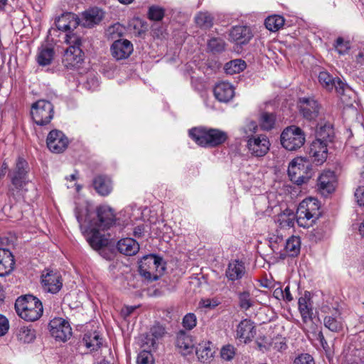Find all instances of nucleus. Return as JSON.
<instances>
[{"label": "nucleus", "mask_w": 364, "mask_h": 364, "mask_svg": "<svg viewBox=\"0 0 364 364\" xmlns=\"http://www.w3.org/2000/svg\"><path fill=\"white\" fill-rule=\"evenodd\" d=\"M327 144L315 139L310 145L309 154L317 164H323L327 158Z\"/></svg>", "instance_id": "21"}, {"label": "nucleus", "mask_w": 364, "mask_h": 364, "mask_svg": "<svg viewBox=\"0 0 364 364\" xmlns=\"http://www.w3.org/2000/svg\"><path fill=\"white\" fill-rule=\"evenodd\" d=\"M256 334V329L250 319L242 320L237 326L236 336L240 341L247 343L250 341Z\"/></svg>", "instance_id": "19"}, {"label": "nucleus", "mask_w": 364, "mask_h": 364, "mask_svg": "<svg viewBox=\"0 0 364 364\" xmlns=\"http://www.w3.org/2000/svg\"><path fill=\"white\" fill-rule=\"evenodd\" d=\"M238 306L244 311L250 309L255 304V299L248 290H243L237 293Z\"/></svg>", "instance_id": "37"}, {"label": "nucleus", "mask_w": 364, "mask_h": 364, "mask_svg": "<svg viewBox=\"0 0 364 364\" xmlns=\"http://www.w3.org/2000/svg\"><path fill=\"white\" fill-rule=\"evenodd\" d=\"M137 364H154L153 356L149 350L141 351L136 358Z\"/></svg>", "instance_id": "51"}, {"label": "nucleus", "mask_w": 364, "mask_h": 364, "mask_svg": "<svg viewBox=\"0 0 364 364\" xmlns=\"http://www.w3.org/2000/svg\"><path fill=\"white\" fill-rule=\"evenodd\" d=\"M318 340L319 341L321 346L325 350L328 349V344L324 338V336L321 331L318 333Z\"/></svg>", "instance_id": "59"}, {"label": "nucleus", "mask_w": 364, "mask_h": 364, "mask_svg": "<svg viewBox=\"0 0 364 364\" xmlns=\"http://www.w3.org/2000/svg\"><path fill=\"white\" fill-rule=\"evenodd\" d=\"M194 20L196 25L200 28L208 29L213 25V17L208 11L198 12L196 15Z\"/></svg>", "instance_id": "38"}, {"label": "nucleus", "mask_w": 364, "mask_h": 364, "mask_svg": "<svg viewBox=\"0 0 364 364\" xmlns=\"http://www.w3.org/2000/svg\"><path fill=\"white\" fill-rule=\"evenodd\" d=\"M48 326L51 336L56 340L66 341L72 335V328L68 321L63 318H54Z\"/></svg>", "instance_id": "10"}, {"label": "nucleus", "mask_w": 364, "mask_h": 364, "mask_svg": "<svg viewBox=\"0 0 364 364\" xmlns=\"http://www.w3.org/2000/svg\"><path fill=\"white\" fill-rule=\"evenodd\" d=\"M252 34L250 28L245 26H234L230 32V41L237 44H245L252 38Z\"/></svg>", "instance_id": "25"}, {"label": "nucleus", "mask_w": 364, "mask_h": 364, "mask_svg": "<svg viewBox=\"0 0 364 364\" xmlns=\"http://www.w3.org/2000/svg\"><path fill=\"white\" fill-rule=\"evenodd\" d=\"M124 28L119 23H115L108 27L106 35L109 39L115 40L123 34Z\"/></svg>", "instance_id": "48"}, {"label": "nucleus", "mask_w": 364, "mask_h": 364, "mask_svg": "<svg viewBox=\"0 0 364 364\" xmlns=\"http://www.w3.org/2000/svg\"><path fill=\"white\" fill-rule=\"evenodd\" d=\"M197 324V318L193 313H188L184 316L182 325L186 330H192Z\"/></svg>", "instance_id": "50"}, {"label": "nucleus", "mask_w": 364, "mask_h": 364, "mask_svg": "<svg viewBox=\"0 0 364 364\" xmlns=\"http://www.w3.org/2000/svg\"><path fill=\"white\" fill-rule=\"evenodd\" d=\"M323 324L326 328L332 332H340L343 328L344 321L341 316V312L338 309H334L323 318Z\"/></svg>", "instance_id": "22"}, {"label": "nucleus", "mask_w": 364, "mask_h": 364, "mask_svg": "<svg viewBox=\"0 0 364 364\" xmlns=\"http://www.w3.org/2000/svg\"><path fill=\"white\" fill-rule=\"evenodd\" d=\"M336 175L333 171H323L317 179V190L323 196H327L335 191Z\"/></svg>", "instance_id": "15"}, {"label": "nucleus", "mask_w": 364, "mask_h": 364, "mask_svg": "<svg viewBox=\"0 0 364 364\" xmlns=\"http://www.w3.org/2000/svg\"><path fill=\"white\" fill-rule=\"evenodd\" d=\"M164 334V328L161 326H154L151 329V336L152 338L150 339V343L149 341L146 342V344L150 347L154 348L156 346V341L159 338H161Z\"/></svg>", "instance_id": "49"}, {"label": "nucleus", "mask_w": 364, "mask_h": 364, "mask_svg": "<svg viewBox=\"0 0 364 364\" xmlns=\"http://www.w3.org/2000/svg\"><path fill=\"white\" fill-rule=\"evenodd\" d=\"M334 136V131L330 123L324 122L318 124L316 132V139L328 144L332 141Z\"/></svg>", "instance_id": "32"}, {"label": "nucleus", "mask_w": 364, "mask_h": 364, "mask_svg": "<svg viewBox=\"0 0 364 364\" xmlns=\"http://www.w3.org/2000/svg\"><path fill=\"white\" fill-rule=\"evenodd\" d=\"M335 78L326 71L320 72L318 75V81L320 84L326 90H331L333 88V81Z\"/></svg>", "instance_id": "47"}, {"label": "nucleus", "mask_w": 364, "mask_h": 364, "mask_svg": "<svg viewBox=\"0 0 364 364\" xmlns=\"http://www.w3.org/2000/svg\"><path fill=\"white\" fill-rule=\"evenodd\" d=\"M245 272L244 262L239 259H232L228 264L225 276L229 280L234 282L242 279Z\"/></svg>", "instance_id": "24"}, {"label": "nucleus", "mask_w": 364, "mask_h": 364, "mask_svg": "<svg viewBox=\"0 0 364 364\" xmlns=\"http://www.w3.org/2000/svg\"><path fill=\"white\" fill-rule=\"evenodd\" d=\"M246 148L253 156L262 157L265 156L270 147V141L265 134H256L245 139Z\"/></svg>", "instance_id": "9"}, {"label": "nucleus", "mask_w": 364, "mask_h": 364, "mask_svg": "<svg viewBox=\"0 0 364 364\" xmlns=\"http://www.w3.org/2000/svg\"><path fill=\"white\" fill-rule=\"evenodd\" d=\"M86 240L92 248L96 250L107 246L108 244V240L95 228L92 229L90 232L87 234Z\"/></svg>", "instance_id": "33"}, {"label": "nucleus", "mask_w": 364, "mask_h": 364, "mask_svg": "<svg viewBox=\"0 0 364 364\" xmlns=\"http://www.w3.org/2000/svg\"><path fill=\"white\" fill-rule=\"evenodd\" d=\"M284 293V301H291L293 300V296L290 293L289 287L287 286L284 289H283Z\"/></svg>", "instance_id": "61"}, {"label": "nucleus", "mask_w": 364, "mask_h": 364, "mask_svg": "<svg viewBox=\"0 0 364 364\" xmlns=\"http://www.w3.org/2000/svg\"><path fill=\"white\" fill-rule=\"evenodd\" d=\"M41 284L45 291L56 294L63 287L61 276L56 272L47 269L42 273Z\"/></svg>", "instance_id": "13"}, {"label": "nucleus", "mask_w": 364, "mask_h": 364, "mask_svg": "<svg viewBox=\"0 0 364 364\" xmlns=\"http://www.w3.org/2000/svg\"><path fill=\"white\" fill-rule=\"evenodd\" d=\"M31 115L33 122L38 126L48 124L54 116V106L46 100H39L32 104Z\"/></svg>", "instance_id": "7"}, {"label": "nucleus", "mask_w": 364, "mask_h": 364, "mask_svg": "<svg viewBox=\"0 0 364 364\" xmlns=\"http://www.w3.org/2000/svg\"><path fill=\"white\" fill-rule=\"evenodd\" d=\"M208 48L212 53H220L225 50V42L219 38H213L208 43Z\"/></svg>", "instance_id": "45"}, {"label": "nucleus", "mask_w": 364, "mask_h": 364, "mask_svg": "<svg viewBox=\"0 0 364 364\" xmlns=\"http://www.w3.org/2000/svg\"><path fill=\"white\" fill-rule=\"evenodd\" d=\"M117 247L120 253L129 256L134 255L139 250V245L138 242L130 237H126L119 240Z\"/></svg>", "instance_id": "31"}, {"label": "nucleus", "mask_w": 364, "mask_h": 364, "mask_svg": "<svg viewBox=\"0 0 364 364\" xmlns=\"http://www.w3.org/2000/svg\"><path fill=\"white\" fill-rule=\"evenodd\" d=\"M55 51L53 48L42 46L38 48L36 60L39 65L46 66L52 63L54 58Z\"/></svg>", "instance_id": "34"}, {"label": "nucleus", "mask_w": 364, "mask_h": 364, "mask_svg": "<svg viewBox=\"0 0 364 364\" xmlns=\"http://www.w3.org/2000/svg\"><path fill=\"white\" fill-rule=\"evenodd\" d=\"M275 120L276 118L274 114L262 112L259 118V124L262 130L269 131L274 128Z\"/></svg>", "instance_id": "41"}, {"label": "nucleus", "mask_w": 364, "mask_h": 364, "mask_svg": "<svg viewBox=\"0 0 364 364\" xmlns=\"http://www.w3.org/2000/svg\"><path fill=\"white\" fill-rule=\"evenodd\" d=\"M306 135L299 127L291 125L286 127L280 136L282 146L289 151H296L305 143Z\"/></svg>", "instance_id": "6"}, {"label": "nucleus", "mask_w": 364, "mask_h": 364, "mask_svg": "<svg viewBox=\"0 0 364 364\" xmlns=\"http://www.w3.org/2000/svg\"><path fill=\"white\" fill-rule=\"evenodd\" d=\"M80 345L85 346L90 352L97 350L102 345V338L96 331L85 333Z\"/></svg>", "instance_id": "29"}, {"label": "nucleus", "mask_w": 364, "mask_h": 364, "mask_svg": "<svg viewBox=\"0 0 364 364\" xmlns=\"http://www.w3.org/2000/svg\"><path fill=\"white\" fill-rule=\"evenodd\" d=\"M219 301L215 299H205L200 301V306L205 309H214L219 305Z\"/></svg>", "instance_id": "55"}, {"label": "nucleus", "mask_w": 364, "mask_h": 364, "mask_svg": "<svg viewBox=\"0 0 364 364\" xmlns=\"http://www.w3.org/2000/svg\"><path fill=\"white\" fill-rule=\"evenodd\" d=\"M355 197L360 206H364V186L359 187L355 192Z\"/></svg>", "instance_id": "57"}, {"label": "nucleus", "mask_w": 364, "mask_h": 364, "mask_svg": "<svg viewBox=\"0 0 364 364\" xmlns=\"http://www.w3.org/2000/svg\"><path fill=\"white\" fill-rule=\"evenodd\" d=\"M46 144L51 152L60 154L68 148L69 140L63 132L53 129L48 133Z\"/></svg>", "instance_id": "11"}, {"label": "nucleus", "mask_w": 364, "mask_h": 364, "mask_svg": "<svg viewBox=\"0 0 364 364\" xmlns=\"http://www.w3.org/2000/svg\"><path fill=\"white\" fill-rule=\"evenodd\" d=\"M112 55L116 60L129 58L133 52L132 43L127 39L114 40L110 48Z\"/></svg>", "instance_id": "17"}, {"label": "nucleus", "mask_w": 364, "mask_h": 364, "mask_svg": "<svg viewBox=\"0 0 364 364\" xmlns=\"http://www.w3.org/2000/svg\"><path fill=\"white\" fill-rule=\"evenodd\" d=\"M304 169V161L302 159L297 158L292 160L288 167V174L291 181L298 185L306 183L309 177L303 175Z\"/></svg>", "instance_id": "16"}, {"label": "nucleus", "mask_w": 364, "mask_h": 364, "mask_svg": "<svg viewBox=\"0 0 364 364\" xmlns=\"http://www.w3.org/2000/svg\"><path fill=\"white\" fill-rule=\"evenodd\" d=\"M105 17V11L98 7L90 8L78 16L79 25L84 28H93L98 25Z\"/></svg>", "instance_id": "12"}, {"label": "nucleus", "mask_w": 364, "mask_h": 364, "mask_svg": "<svg viewBox=\"0 0 364 364\" xmlns=\"http://www.w3.org/2000/svg\"><path fill=\"white\" fill-rule=\"evenodd\" d=\"M99 220V228L102 230L109 228L114 222V214L113 210L107 206L100 207L97 210Z\"/></svg>", "instance_id": "28"}, {"label": "nucleus", "mask_w": 364, "mask_h": 364, "mask_svg": "<svg viewBox=\"0 0 364 364\" xmlns=\"http://www.w3.org/2000/svg\"><path fill=\"white\" fill-rule=\"evenodd\" d=\"M57 28L63 31H69L79 26L78 16L73 13L63 14L55 20Z\"/></svg>", "instance_id": "23"}, {"label": "nucleus", "mask_w": 364, "mask_h": 364, "mask_svg": "<svg viewBox=\"0 0 364 364\" xmlns=\"http://www.w3.org/2000/svg\"><path fill=\"white\" fill-rule=\"evenodd\" d=\"M93 186L98 194L102 196H108L112 191L111 179L103 175H99L93 179Z\"/></svg>", "instance_id": "30"}, {"label": "nucleus", "mask_w": 364, "mask_h": 364, "mask_svg": "<svg viewBox=\"0 0 364 364\" xmlns=\"http://www.w3.org/2000/svg\"><path fill=\"white\" fill-rule=\"evenodd\" d=\"M356 63L360 66L364 65V50H360L356 55Z\"/></svg>", "instance_id": "64"}, {"label": "nucleus", "mask_w": 364, "mask_h": 364, "mask_svg": "<svg viewBox=\"0 0 364 364\" xmlns=\"http://www.w3.org/2000/svg\"><path fill=\"white\" fill-rule=\"evenodd\" d=\"M293 364H315V362L311 355L302 353L294 359Z\"/></svg>", "instance_id": "54"}, {"label": "nucleus", "mask_w": 364, "mask_h": 364, "mask_svg": "<svg viewBox=\"0 0 364 364\" xmlns=\"http://www.w3.org/2000/svg\"><path fill=\"white\" fill-rule=\"evenodd\" d=\"M15 261L12 253L7 249L0 248V277L9 274L14 269Z\"/></svg>", "instance_id": "27"}, {"label": "nucleus", "mask_w": 364, "mask_h": 364, "mask_svg": "<svg viewBox=\"0 0 364 364\" xmlns=\"http://www.w3.org/2000/svg\"><path fill=\"white\" fill-rule=\"evenodd\" d=\"M246 68V63L241 59H235L225 65V71L227 74L233 75L243 71Z\"/></svg>", "instance_id": "42"}, {"label": "nucleus", "mask_w": 364, "mask_h": 364, "mask_svg": "<svg viewBox=\"0 0 364 364\" xmlns=\"http://www.w3.org/2000/svg\"><path fill=\"white\" fill-rule=\"evenodd\" d=\"M65 42L70 46L65 50L63 62L65 67L72 68L83 61V52L80 48L82 38L75 33L66 35Z\"/></svg>", "instance_id": "4"}, {"label": "nucleus", "mask_w": 364, "mask_h": 364, "mask_svg": "<svg viewBox=\"0 0 364 364\" xmlns=\"http://www.w3.org/2000/svg\"><path fill=\"white\" fill-rule=\"evenodd\" d=\"M273 296L278 300H284L283 289L281 287L276 288L273 291Z\"/></svg>", "instance_id": "60"}, {"label": "nucleus", "mask_w": 364, "mask_h": 364, "mask_svg": "<svg viewBox=\"0 0 364 364\" xmlns=\"http://www.w3.org/2000/svg\"><path fill=\"white\" fill-rule=\"evenodd\" d=\"M335 48L339 54H345L350 49V43L342 37H338L336 41Z\"/></svg>", "instance_id": "52"}, {"label": "nucleus", "mask_w": 364, "mask_h": 364, "mask_svg": "<svg viewBox=\"0 0 364 364\" xmlns=\"http://www.w3.org/2000/svg\"><path fill=\"white\" fill-rule=\"evenodd\" d=\"M136 308V306H126L122 310V314L124 317H127L134 312Z\"/></svg>", "instance_id": "62"}, {"label": "nucleus", "mask_w": 364, "mask_h": 364, "mask_svg": "<svg viewBox=\"0 0 364 364\" xmlns=\"http://www.w3.org/2000/svg\"><path fill=\"white\" fill-rule=\"evenodd\" d=\"M300 114L307 120L315 119L319 114L320 105L312 97L300 98L298 102Z\"/></svg>", "instance_id": "14"}, {"label": "nucleus", "mask_w": 364, "mask_h": 364, "mask_svg": "<svg viewBox=\"0 0 364 364\" xmlns=\"http://www.w3.org/2000/svg\"><path fill=\"white\" fill-rule=\"evenodd\" d=\"M298 305L303 322L306 323L311 321L313 318L314 308L309 292L306 291L304 296L299 299Z\"/></svg>", "instance_id": "20"}, {"label": "nucleus", "mask_w": 364, "mask_h": 364, "mask_svg": "<svg viewBox=\"0 0 364 364\" xmlns=\"http://www.w3.org/2000/svg\"><path fill=\"white\" fill-rule=\"evenodd\" d=\"M295 214L293 210L287 208L282 213L277 215L275 222L280 228H289L294 226Z\"/></svg>", "instance_id": "35"}, {"label": "nucleus", "mask_w": 364, "mask_h": 364, "mask_svg": "<svg viewBox=\"0 0 364 364\" xmlns=\"http://www.w3.org/2000/svg\"><path fill=\"white\" fill-rule=\"evenodd\" d=\"M301 241L296 236H291L286 241L285 251L288 256H297L300 252Z\"/></svg>", "instance_id": "39"}, {"label": "nucleus", "mask_w": 364, "mask_h": 364, "mask_svg": "<svg viewBox=\"0 0 364 364\" xmlns=\"http://www.w3.org/2000/svg\"><path fill=\"white\" fill-rule=\"evenodd\" d=\"M213 94L219 102L226 103L235 96V88L228 82H220L215 85Z\"/></svg>", "instance_id": "18"}, {"label": "nucleus", "mask_w": 364, "mask_h": 364, "mask_svg": "<svg viewBox=\"0 0 364 364\" xmlns=\"http://www.w3.org/2000/svg\"><path fill=\"white\" fill-rule=\"evenodd\" d=\"M9 328L8 319L0 314V336L5 335Z\"/></svg>", "instance_id": "56"}, {"label": "nucleus", "mask_w": 364, "mask_h": 364, "mask_svg": "<svg viewBox=\"0 0 364 364\" xmlns=\"http://www.w3.org/2000/svg\"><path fill=\"white\" fill-rule=\"evenodd\" d=\"M284 18L279 15L269 16L265 19L264 24L266 28L270 31H277L284 24Z\"/></svg>", "instance_id": "40"}, {"label": "nucleus", "mask_w": 364, "mask_h": 364, "mask_svg": "<svg viewBox=\"0 0 364 364\" xmlns=\"http://www.w3.org/2000/svg\"><path fill=\"white\" fill-rule=\"evenodd\" d=\"M144 228L142 225H138L134 229V235L137 237L142 236Z\"/></svg>", "instance_id": "63"}, {"label": "nucleus", "mask_w": 364, "mask_h": 364, "mask_svg": "<svg viewBox=\"0 0 364 364\" xmlns=\"http://www.w3.org/2000/svg\"><path fill=\"white\" fill-rule=\"evenodd\" d=\"M28 163L19 157L14 168L9 173L11 183L16 190H25V186L30 182L28 176Z\"/></svg>", "instance_id": "8"}, {"label": "nucleus", "mask_w": 364, "mask_h": 364, "mask_svg": "<svg viewBox=\"0 0 364 364\" xmlns=\"http://www.w3.org/2000/svg\"><path fill=\"white\" fill-rule=\"evenodd\" d=\"M211 343L205 342L200 343L196 350L198 360L202 363L208 362L213 356L214 351L210 348Z\"/></svg>", "instance_id": "36"}, {"label": "nucleus", "mask_w": 364, "mask_h": 364, "mask_svg": "<svg viewBox=\"0 0 364 364\" xmlns=\"http://www.w3.org/2000/svg\"><path fill=\"white\" fill-rule=\"evenodd\" d=\"M258 129V125L253 120H247L245 124L240 128V132L243 138L245 139L254 136Z\"/></svg>", "instance_id": "44"}, {"label": "nucleus", "mask_w": 364, "mask_h": 364, "mask_svg": "<svg viewBox=\"0 0 364 364\" xmlns=\"http://www.w3.org/2000/svg\"><path fill=\"white\" fill-rule=\"evenodd\" d=\"M344 87L345 84L339 78H335L333 81V88H335L338 93L342 94L344 91Z\"/></svg>", "instance_id": "58"}, {"label": "nucleus", "mask_w": 364, "mask_h": 364, "mask_svg": "<svg viewBox=\"0 0 364 364\" xmlns=\"http://www.w3.org/2000/svg\"><path fill=\"white\" fill-rule=\"evenodd\" d=\"M221 358L225 360H231L235 355V349L231 345H227L222 348L220 352Z\"/></svg>", "instance_id": "53"}, {"label": "nucleus", "mask_w": 364, "mask_h": 364, "mask_svg": "<svg viewBox=\"0 0 364 364\" xmlns=\"http://www.w3.org/2000/svg\"><path fill=\"white\" fill-rule=\"evenodd\" d=\"M16 336L18 341L29 343L35 339L36 333L33 329L28 326H22L18 330Z\"/></svg>", "instance_id": "43"}, {"label": "nucleus", "mask_w": 364, "mask_h": 364, "mask_svg": "<svg viewBox=\"0 0 364 364\" xmlns=\"http://www.w3.org/2000/svg\"><path fill=\"white\" fill-rule=\"evenodd\" d=\"M176 345L179 352L183 355L192 353L194 350L191 336L184 331H180L177 333Z\"/></svg>", "instance_id": "26"}, {"label": "nucleus", "mask_w": 364, "mask_h": 364, "mask_svg": "<svg viewBox=\"0 0 364 364\" xmlns=\"http://www.w3.org/2000/svg\"><path fill=\"white\" fill-rule=\"evenodd\" d=\"M321 205L315 198L304 199L296 210V222L300 227L309 228L312 227L321 215Z\"/></svg>", "instance_id": "2"}, {"label": "nucleus", "mask_w": 364, "mask_h": 364, "mask_svg": "<svg viewBox=\"0 0 364 364\" xmlns=\"http://www.w3.org/2000/svg\"><path fill=\"white\" fill-rule=\"evenodd\" d=\"M189 136L198 145L203 147L219 146L228 139V134L225 132L218 129L204 127L191 129L189 131Z\"/></svg>", "instance_id": "3"}, {"label": "nucleus", "mask_w": 364, "mask_h": 364, "mask_svg": "<svg viewBox=\"0 0 364 364\" xmlns=\"http://www.w3.org/2000/svg\"><path fill=\"white\" fill-rule=\"evenodd\" d=\"M165 10L159 6H151L149 8L148 17L151 21H161L164 16Z\"/></svg>", "instance_id": "46"}, {"label": "nucleus", "mask_w": 364, "mask_h": 364, "mask_svg": "<svg viewBox=\"0 0 364 364\" xmlns=\"http://www.w3.org/2000/svg\"><path fill=\"white\" fill-rule=\"evenodd\" d=\"M15 309L21 318L31 322L38 320L43 312L41 301L30 294L18 297L15 302Z\"/></svg>", "instance_id": "1"}, {"label": "nucleus", "mask_w": 364, "mask_h": 364, "mask_svg": "<svg viewBox=\"0 0 364 364\" xmlns=\"http://www.w3.org/2000/svg\"><path fill=\"white\" fill-rule=\"evenodd\" d=\"M164 270V267L162 264V259L156 255H146L139 262V273L149 281L157 280Z\"/></svg>", "instance_id": "5"}]
</instances>
